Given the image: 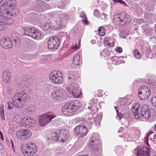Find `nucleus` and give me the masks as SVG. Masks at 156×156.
<instances>
[{"label": "nucleus", "instance_id": "49530a36", "mask_svg": "<svg viewBox=\"0 0 156 156\" xmlns=\"http://www.w3.org/2000/svg\"><path fill=\"white\" fill-rule=\"evenodd\" d=\"M88 109L89 110H90V109L92 108V111H91L90 110V114H95L96 113V111L94 109H93L92 107H91L88 106Z\"/></svg>", "mask_w": 156, "mask_h": 156}, {"label": "nucleus", "instance_id": "aec40b11", "mask_svg": "<svg viewBox=\"0 0 156 156\" xmlns=\"http://www.w3.org/2000/svg\"><path fill=\"white\" fill-rule=\"evenodd\" d=\"M59 41L56 37H49V46L51 49H57Z\"/></svg>", "mask_w": 156, "mask_h": 156}, {"label": "nucleus", "instance_id": "6e6d98bb", "mask_svg": "<svg viewBox=\"0 0 156 156\" xmlns=\"http://www.w3.org/2000/svg\"><path fill=\"white\" fill-rule=\"evenodd\" d=\"M140 131L139 130H138L136 131V133H138V136H137V137L136 138V139H138L140 135Z\"/></svg>", "mask_w": 156, "mask_h": 156}, {"label": "nucleus", "instance_id": "ea45409f", "mask_svg": "<svg viewBox=\"0 0 156 156\" xmlns=\"http://www.w3.org/2000/svg\"><path fill=\"white\" fill-rule=\"evenodd\" d=\"M150 133H148L147 134V136H146V137L145 138V140H144V142L146 143V144L148 145L149 147H150V146L149 145L148 142V137L150 135Z\"/></svg>", "mask_w": 156, "mask_h": 156}, {"label": "nucleus", "instance_id": "e2e57ef3", "mask_svg": "<svg viewBox=\"0 0 156 156\" xmlns=\"http://www.w3.org/2000/svg\"><path fill=\"white\" fill-rule=\"evenodd\" d=\"M11 144H12V147L13 148V147H14L13 143V142L12 140H11Z\"/></svg>", "mask_w": 156, "mask_h": 156}, {"label": "nucleus", "instance_id": "09e8293b", "mask_svg": "<svg viewBox=\"0 0 156 156\" xmlns=\"http://www.w3.org/2000/svg\"><path fill=\"white\" fill-rule=\"evenodd\" d=\"M2 23L0 21V30H4L5 28V26L2 24Z\"/></svg>", "mask_w": 156, "mask_h": 156}, {"label": "nucleus", "instance_id": "680f3d73", "mask_svg": "<svg viewBox=\"0 0 156 156\" xmlns=\"http://www.w3.org/2000/svg\"><path fill=\"white\" fill-rule=\"evenodd\" d=\"M122 127H121L118 130V132H120L121 131H122Z\"/></svg>", "mask_w": 156, "mask_h": 156}, {"label": "nucleus", "instance_id": "b1692460", "mask_svg": "<svg viewBox=\"0 0 156 156\" xmlns=\"http://www.w3.org/2000/svg\"><path fill=\"white\" fill-rule=\"evenodd\" d=\"M35 109L34 105L31 104L25 110L26 113L28 114L30 113H32L34 112Z\"/></svg>", "mask_w": 156, "mask_h": 156}, {"label": "nucleus", "instance_id": "bf43d9fd", "mask_svg": "<svg viewBox=\"0 0 156 156\" xmlns=\"http://www.w3.org/2000/svg\"><path fill=\"white\" fill-rule=\"evenodd\" d=\"M91 43L92 44H95L96 43L95 41L94 40H91Z\"/></svg>", "mask_w": 156, "mask_h": 156}, {"label": "nucleus", "instance_id": "2eb2a0df", "mask_svg": "<svg viewBox=\"0 0 156 156\" xmlns=\"http://www.w3.org/2000/svg\"><path fill=\"white\" fill-rule=\"evenodd\" d=\"M150 150L146 146L138 147L137 149V156H150Z\"/></svg>", "mask_w": 156, "mask_h": 156}, {"label": "nucleus", "instance_id": "4d7b16f0", "mask_svg": "<svg viewBox=\"0 0 156 156\" xmlns=\"http://www.w3.org/2000/svg\"><path fill=\"white\" fill-rule=\"evenodd\" d=\"M138 22H140L141 23H143L144 20L143 19H138L137 20Z\"/></svg>", "mask_w": 156, "mask_h": 156}, {"label": "nucleus", "instance_id": "2f4dec72", "mask_svg": "<svg viewBox=\"0 0 156 156\" xmlns=\"http://www.w3.org/2000/svg\"><path fill=\"white\" fill-rule=\"evenodd\" d=\"M152 30L150 27L146 28L145 30L146 34L148 35H150L152 34Z\"/></svg>", "mask_w": 156, "mask_h": 156}, {"label": "nucleus", "instance_id": "c9c22d12", "mask_svg": "<svg viewBox=\"0 0 156 156\" xmlns=\"http://www.w3.org/2000/svg\"><path fill=\"white\" fill-rule=\"evenodd\" d=\"M151 101L153 105L156 108V97H154L152 98Z\"/></svg>", "mask_w": 156, "mask_h": 156}, {"label": "nucleus", "instance_id": "dca6fc26", "mask_svg": "<svg viewBox=\"0 0 156 156\" xmlns=\"http://www.w3.org/2000/svg\"><path fill=\"white\" fill-rule=\"evenodd\" d=\"M65 15L60 11L58 12L55 15L56 23L58 26L57 27V28L59 30L62 27L63 23L62 21Z\"/></svg>", "mask_w": 156, "mask_h": 156}, {"label": "nucleus", "instance_id": "423d86ee", "mask_svg": "<svg viewBox=\"0 0 156 156\" xmlns=\"http://www.w3.org/2000/svg\"><path fill=\"white\" fill-rule=\"evenodd\" d=\"M37 150V147L35 144L33 143L23 144L21 146V151L25 156L33 155L36 152Z\"/></svg>", "mask_w": 156, "mask_h": 156}, {"label": "nucleus", "instance_id": "5701e85b", "mask_svg": "<svg viewBox=\"0 0 156 156\" xmlns=\"http://www.w3.org/2000/svg\"><path fill=\"white\" fill-rule=\"evenodd\" d=\"M80 54L77 53L73 58V63L75 65H79L81 62L80 59Z\"/></svg>", "mask_w": 156, "mask_h": 156}, {"label": "nucleus", "instance_id": "a878e982", "mask_svg": "<svg viewBox=\"0 0 156 156\" xmlns=\"http://www.w3.org/2000/svg\"><path fill=\"white\" fill-rule=\"evenodd\" d=\"M98 34L101 36H103L105 35V29L102 27H100L98 29Z\"/></svg>", "mask_w": 156, "mask_h": 156}, {"label": "nucleus", "instance_id": "f257e3e1", "mask_svg": "<svg viewBox=\"0 0 156 156\" xmlns=\"http://www.w3.org/2000/svg\"><path fill=\"white\" fill-rule=\"evenodd\" d=\"M140 105L139 103H136L134 104L132 107V112L136 119H138L141 117H144L146 119H149L151 118H153L155 115V112L152 109H149L148 105H144L142 106L140 112L138 110Z\"/></svg>", "mask_w": 156, "mask_h": 156}, {"label": "nucleus", "instance_id": "774afa93", "mask_svg": "<svg viewBox=\"0 0 156 156\" xmlns=\"http://www.w3.org/2000/svg\"><path fill=\"white\" fill-rule=\"evenodd\" d=\"M154 127L155 128V129H156V123L154 125Z\"/></svg>", "mask_w": 156, "mask_h": 156}, {"label": "nucleus", "instance_id": "052dcab7", "mask_svg": "<svg viewBox=\"0 0 156 156\" xmlns=\"http://www.w3.org/2000/svg\"><path fill=\"white\" fill-rule=\"evenodd\" d=\"M150 84L151 85V86L152 85V86H155V83L154 82H152Z\"/></svg>", "mask_w": 156, "mask_h": 156}, {"label": "nucleus", "instance_id": "7ed1b4c3", "mask_svg": "<svg viewBox=\"0 0 156 156\" xmlns=\"http://www.w3.org/2000/svg\"><path fill=\"white\" fill-rule=\"evenodd\" d=\"M0 3L5 7L6 10L9 16H15L19 13V9L16 7L15 0H2Z\"/></svg>", "mask_w": 156, "mask_h": 156}, {"label": "nucleus", "instance_id": "412c9836", "mask_svg": "<svg viewBox=\"0 0 156 156\" xmlns=\"http://www.w3.org/2000/svg\"><path fill=\"white\" fill-rule=\"evenodd\" d=\"M98 138V136L97 134H92L91 139L89 143L97 146L99 143Z\"/></svg>", "mask_w": 156, "mask_h": 156}, {"label": "nucleus", "instance_id": "0e129e2a", "mask_svg": "<svg viewBox=\"0 0 156 156\" xmlns=\"http://www.w3.org/2000/svg\"><path fill=\"white\" fill-rule=\"evenodd\" d=\"M77 156H88V155H78Z\"/></svg>", "mask_w": 156, "mask_h": 156}, {"label": "nucleus", "instance_id": "a18cd8bd", "mask_svg": "<svg viewBox=\"0 0 156 156\" xmlns=\"http://www.w3.org/2000/svg\"><path fill=\"white\" fill-rule=\"evenodd\" d=\"M115 49L116 51L119 53H121L122 51V48L119 47L116 48Z\"/></svg>", "mask_w": 156, "mask_h": 156}, {"label": "nucleus", "instance_id": "0eeeda50", "mask_svg": "<svg viewBox=\"0 0 156 156\" xmlns=\"http://www.w3.org/2000/svg\"><path fill=\"white\" fill-rule=\"evenodd\" d=\"M113 20L117 24L123 25L130 22L131 19L129 15L123 12L120 14L114 15L113 16Z\"/></svg>", "mask_w": 156, "mask_h": 156}, {"label": "nucleus", "instance_id": "c85d7f7f", "mask_svg": "<svg viewBox=\"0 0 156 156\" xmlns=\"http://www.w3.org/2000/svg\"><path fill=\"white\" fill-rule=\"evenodd\" d=\"M13 119L15 121L18 122L20 121L21 122V120L22 119H21L20 115L18 114H15L13 116Z\"/></svg>", "mask_w": 156, "mask_h": 156}, {"label": "nucleus", "instance_id": "4468645a", "mask_svg": "<svg viewBox=\"0 0 156 156\" xmlns=\"http://www.w3.org/2000/svg\"><path fill=\"white\" fill-rule=\"evenodd\" d=\"M74 131L78 136V137H82L86 135L87 131L86 127L83 125L76 126L74 129Z\"/></svg>", "mask_w": 156, "mask_h": 156}, {"label": "nucleus", "instance_id": "a19ab883", "mask_svg": "<svg viewBox=\"0 0 156 156\" xmlns=\"http://www.w3.org/2000/svg\"><path fill=\"white\" fill-rule=\"evenodd\" d=\"M14 41L15 45L16 47L18 46L20 43V40L19 39H15L14 40Z\"/></svg>", "mask_w": 156, "mask_h": 156}, {"label": "nucleus", "instance_id": "f8f14e48", "mask_svg": "<svg viewBox=\"0 0 156 156\" xmlns=\"http://www.w3.org/2000/svg\"><path fill=\"white\" fill-rule=\"evenodd\" d=\"M64 91L60 87H54L51 89L50 97L55 99H57L62 97L64 95Z\"/></svg>", "mask_w": 156, "mask_h": 156}, {"label": "nucleus", "instance_id": "72a5a7b5", "mask_svg": "<svg viewBox=\"0 0 156 156\" xmlns=\"http://www.w3.org/2000/svg\"><path fill=\"white\" fill-rule=\"evenodd\" d=\"M83 20L82 21L85 24H88V22L87 19V18L86 16L84 15V16H82Z\"/></svg>", "mask_w": 156, "mask_h": 156}, {"label": "nucleus", "instance_id": "4be33fe9", "mask_svg": "<svg viewBox=\"0 0 156 156\" xmlns=\"http://www.w3.org/2000/svg\"><path fill=\"white\" fill-rule=\"evenodd\" d=\"M2 78L3 81L8 83L10 79V73L7 70L5 71L3 73Z\"/></svg>", "mask_w": 156, "mask_h": 156}, {"label": "nucleus", "instance_id": "9d476101", "mask_svg": "<svg viewBox=\"0 0 156 156\" xmlns=\"http://www.w3.org/2000/svg\"><path fill=\"white\" fill-rule=\"evenodd\" d=\"M62 75L60 71H52L49 73V80L55 84H60L62 82Z\"/></svg>", "mask_w": 156, "mask_h": 156}, {"label": "nucleus", "instance_id": "37998d69", "mask_svg": "<svg viewBox=\"0 0 156 156\" xmlns=\"http://www.w3.org/2000/svg\"><path fill=\"white\" fill-rule=\"evenodd\" d=\"M4 106L2 105H1L0 106V114L2 116H3L4 110H3Z\"/></svg>", "mask_w": 156, "mask_h": 156}, {"label": "nucleus", "instance_id": "13d9d810", "mask_svg": "<svg viewBox=\"0 0 156 156\" xmlns=\"http://www.w3.org/2000/svg\"><path fill=\"white\" fill-rule=\"evenodd\" d=\"M1 119H2V120H5V117H4V114L3 113V116H2L1 115Z\"/></svg>", "mask_w": 156, "mask_h": 156}, {"label": "nucleus", "instance_id": "393cba45", "mask_svg": "<svg viewBox=\"0 0 156 156\" xmlns=\"http://www.w3.org/2000/svg\"><path fill=\"white\" fill-rule=\"evenodd\" d=\"M79 91L78 89L74 87V88L71 94H72L74 97L76 98L79 95Z\"/></svg>", "mask_w": 156, "mask_h": 156}, {"label": "nucleus", "instance_id": "e433bc0d", "mask_svg": "<svg viewBox=\"0 0 156 156\" xmlns=\"http://www.w3.org/2000/svg\"><path fill=\"white\" fill-rule=\"evenodd\" d=\"M8 109H12L13 108L14 104L11 101L8 102Z\"/></svg>", "mask_w": 156, "mask_h": 156}, {"label": "nucleus", "instance_id": "5fc2aeb1", "mask_svg": "<svg viewBox=\"0 0 156 156\" xmlns=\"http://www.w3.org/2000/svg\"><path fill=\"white\" fill-rule=\"evenodd\" d=\"M0 135L1 140H2L3 141L4 140V138H3V134L0 130Z\"/></svg>", "mask_w": 156, "mask_h": 156}, {"label": "nucleus", "instance_id": "cd10ccee", "mask_svg": "<svg viewBox=\"0 0 156 156\" xmlns=\"http://www.w3.org/2000/svg\"><path fill=\"white\" fill-rule=\"evenodd\" d=\"M133 53L135 57L137 59H140L141 58V54L139 51L137 49H135Z\"/></svg>", "mask_w": 156, "mask_h": 156}, {"label": "nucleus", "instance_id": "c03bdc74", "mask_svg": "<svg viewBox=\"0 0 156 156\" xmlns=\"http://www.w3.org/2000/svg\"><path fill=\"white\" fill-rule=\"evenodd\" d=\"M94 16L98 17L100 14L99 11L97 9H96L94 12Z\"/></svg>", "mask_w": 156, "mask_h": 156}, {"label": "nucleus", "instance_id": "1a4fd4ad", "mask_svg": "<svg viewBox=\"0 0 156 156\" xmlns=\"http://www.w3.org/2000/svg\"><path fill=\"white\" fill-rule=\"evenodd\" d=\"M8 15L9 14L6 10L5 7L2 5L0 11V21L6 25L13 23L12 19L9 18Z\"/></svg>", "mask_w": 156, "mask_h": 156}, {"label": "nucleus", "instance_id": "c756f323", "mask_svg": "<svg viewBox=\"0 0 156 156\" xmlns=\"http://www.w3.org/2000/svg\"><path fill=\"white\" fill-rule=\"evenodd\" d=\"M73 88H74V86L70 85H67L66 87V90L69 94H71Z\"/></svg>", "mask_w": 156, "mask_h": 156}, {"label": "nucleus", "instance_id": "f704fd0d", "mask_svg": "<svg viewBox=\"0 0 156 156\" xmlns=\"http://www.w3.org/2000/svg\"><path fill=\"white\" fill-rule=\"evenodd\" d=\"M55 152V154L56 156L60 155L62 154V152L61 150V148H59L58 150H56Z\"/></svg>", "mask_w": 156, "mask_h": 156}, {"label": "nucleus", "instance_id": "a211bd4d", "mask_svg": "<svg viewBox=\"0 0 156 156\" xmlns=\"http://www.w3.org/2000/svg\"><path fill=\"white\" fill-rule=\"evenodd\" d=\"M49 121V113H47L40 116L39 118V123L42 126H44L48 123Z\"/></svg>", "mask_w": 156, "mask_h": 156}, {"label": "nucleus", "instance_id": "7c9ffc66", "mask_svg": "<svg viewBox=\"0 0 156 156\" xmlns=\"http://www.w3.org/2000/svg\"><path fill=\"white\" fill-rule=\"evenodd\" d=\"M101 119L99 117L96 118L94 121V123L96 125L99 126L100 125Z\"/></svg>", "mask_w": 156, "mask_h": 156}, {"label": "nucleus", "instance_id": "20e7f679", "mask_svg": "<svg viewBox=\"0 0 156 156\" xmlns=\"http://www.w3.org/2000/svg\"><path fill=\"white\" fill-rule=\"evenodd\" d=\"M81 105L79 101H74L70 103H68L62 109V112L64 114L69 115V113L75 112L78 109Z\"/></svg>", "mask_w": 156, "mask_h": 156}, {"label": "nucleus", "instance_id": "79ce46f5", "mask_svg": "<svg viewBox=\"0 0 156 156\" xmlns=\"http://www.w3.org/2000/svg\"><path fill=\"white\" fill-rule=\"evenodd\" d=\"M68 78L69 80H73L75 79L74 76L71 74H69L68 75Z\"/></svg>", "mask_w": 156, "mask_h": 156}, {"label": "nucleus", "instance_id": "6ab92c4d", "mask_svg": "<svg viewBox=\"0 0 156 156\" xmlns=\"http://www.w3.org/2000/svg\"><path fill=\"white\" fill-rule=\"evenodd\" d=\"M21 122L23 124H25L26 125L30 126H31L35 124V120L33 118H30L28 116H26L22 118Z\"/></svg>", "mask_w": 156, "mask_h": 156}, {"label": "nucleus", "instance_id": "864d4df0", "mask_svg": "<svg viewBox=\"0 0 156 156\" xmlns=\"http://www.w3.org/2000/svg\"><path fill=\"white\" fill-rule=\"evenodd\" d=\"M79 48V47L78 46L77 44H76L75 45V46L73 48V49H75L76 50H78Z\"/></svg>", "mask_w": 156, "mask_h": 156}, {"label": "nucleus", "instance_id": "473e14b6", "mask_svg": "<svg viewBox=\"0 0 156 156\" xmlns=\"http://www.w3.org/2000/svg\"><path fill=\"white\" fill-rule=\"evenodd\" d=\"M49 28V23H46L45 25L42 26L41 28L44 30H48Z\"/></svg>", "mask_w": 156, "mask_h": 156}, {"label": "nucleus", "instance_id": "ddd939ff", "mask_svg": "<svg viewBox=\"0 0 156 156\" xmlns=\"http://www.w3.org/2000/svg\"><path fill=\"white\" fill-rule=\"evenodd\" d=\"M31 135V132L27 129H20L16 133L17 138L23 140L28 139L30 137Z\"/></svg>", "mask_w": 156, "mask_h": 156}, {"label": "nucleus", "instance_id": "6e6552de", "mask_svg": "<svg viewBox=\"0 0 156 156\" xmlns=\"http://www.w3.org/2000/svg\"><path fill=\"white\" fill-rule=\"evenodd\" d=\"M23 29L24 31L23 34L29 38L31 37L33 39H41V33L34 27H25Z\"/></svg>", "mask_w": 156, "mask_h": 156}, {"label": "nucleus", "instance_id": "4c0bfd02", "mask_svg": "<svg viewBox=\"0 0 156 156\" xmlns=\"http://www.w3.org/2000/svg\"><path fill=\"white\" fill-rule=\"evenodd\" d=\"M65 4L64 2H62L61 1L58 3V8L63 9L64 7Z\"/></svg>", "mask_w": 156, "mask_h": 156}, {"label": "nucleus", "instance_id": "3c124183", "mask_svg": "<svg viewBox=\"0 0 156 156\" xmlns=\"http://www.w3.org/2000/svg\"><path fill=\"white\" fill-rule=\"evenodd\" d=\"M117 115L120 118V119H121V113L120 112H119L118 110H117Z\"/></svg>", "mask_w": 156, "mask_h": 156}, {"label": "nucleus", "instance_id": "bb28decb", "mask_svg": "<svg viewBox=\"0 0 156 156\" xmlns=\"http://www.w3.org/2000/svg\"><path fill=\"white\" fill-rule=\"evenodd\" d=\"M89 146L90 149L92 151H97L98 148L97 145H93L89 143Z\"/></svg>", "mask_w": 156, "mask_h": 156}, {"label": "nucleus", "instance_id": "f03ea898", "mask_svg": "<svg viewBox=\"0 0 156 156\" xmlns=\"http://www.w3.org/2000/svg\"><path fill=\"white\" fill-rule=\"evenodd\" d=\"M30 91V88L26 87L22 91L15 94L12 99L16 108H18L23 107V103L29 97Z\"/></svg>", "mask_w": 156, "mask_h": 156}, {"label": "nucleus", "instance_id": "9b49d317", "mask_svg": "<svg viewBox=\"0 0 156 156\" xmlns=\"http://www.w3.org/2000/svg\"><path fill=\"white\" fill-rule=\"evenodd\" d=\"M151 91L149 88L146 86L141 87L138 90V96L142 100L147 98L150 95Z\"/></svg>", "mask_w": 156, "mask_h": 156}, {"label": "nucleus", "instance_id": "69168bd1", "mask_svg": "<svg viewBox=\"0 0 156 156\" xmlns=\"http://www.w3.org/2000/svg\"><path fill=\"white\" fill-rule=\"evenodd\" d=\"M115 110H116V111L117 112V110H117V108H118V107H115Z\"/></svg>", "mask_w": 156, "mask_h": 156}, {"label": "nucleus", "instance_id": "8fccbe9b", "mask_svg": "<svg viewBox=\"0 0 156 156\" xmlns=\"http://www.w3.org/2000/svg\"><path fill=\"white\" fill-rule=\"evenodd\" d=\"M101 15L103 16V17L101 18V19L106 20L107 18V15L104 13H102L101 14Z\"/></svg>", "mask_w": 156, "mask_h": 156}, {"label": "nucleus", "instance_id": "de8ad7c7", "mask_svg": "<svg viewBox=\"0 0 156 156\" xmlns=\"http://www.w3.org/2000/svg\"><path fill=\"white\" fill-rule=\"evenodd\" d=\"M113 1L115 2H119L123 4H126V2L124 1L121 0H112Z\"/></svg>", "mask_w": 156, "mask_h": 156}, {"label": "nucleus", "instance_id": "58836bf2", "mask_svg": "<svg viewBox=\"0 0 156 156\" xmlns=\"http://www.w3.org/2000/svg\"><path fill=\"white\" fill-rule=\"evenodd\" d=\"M55 117L56 116L55 114H53L52 112H49V122H51L52 119L55 118Z\"/></svg>", "mask_w": 156, "mask_h": 156}, {"label": "nucleus", "instance_id": "f3484780", "mask_svg": "<svg viewBox=\"0 0 156 156\" xmlns=\"http://www.w3.org/2000/svg\"><path fill=\"white\" fill-rule=\"evenodd\" d=\"M0 44L6 49L11 48L12 46L11 40L9 38H3L0 41Z\"/></svg>", "mask_w": 156, "mask_h": 156}, {"label": "nucleus", "instance_id": "39448f33", "mask_svg": "<svg viewBox=\"0 0 156 156\" xmlns=\"http://www.w3.org/2000/svg\"><path fill=\"white\" fill-rule=\"evenodd\" d=\"M49 134V137L52 140L55 141H62L64 142L65 139H66L68 136V133L67 131L62 129L57 130L56 132H51Z\"/></svg>", "mask_w": 156, "mask_h": 156}, {"label": "nucleus", "instance_id": "338daca9", "mask_svg": "<svg viewBox=\"0 0 156 156\" xmlns=\"http://www.w3.org/2000/svg\"><path fill=\"white\" fill-rule=\"evenodd\" d=\"M109 44L111 46H112L113 45V44L112 43V44Z\"/></svg>", "mask_w": 156, "mask_h": 156}, {"label": "nucleus", "instance_id": "603ef678", "mask_svg": "<svg viewBox=\"0 0 156 156\" xmlns=\"http://www.w3.org/2000/svg\"><path fill=\"white\" fill-rule=\"evenodd\" d=\"M12 90L10 88H9L7 90V93L9 94H10L11 93Z\"/></svg>", "mask_w": 156, "mask_h": 156}]
</instances>
